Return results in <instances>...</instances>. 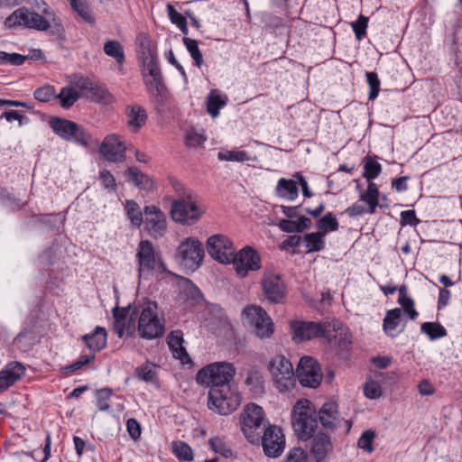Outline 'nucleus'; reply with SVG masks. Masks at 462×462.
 <instances>
[{
  "instance_id": "43",
  "label": "nucleus",
  "mask_w": 462,
  "mask_h": 462,
  "mask_svg": "<svg viewBox=\"0 0 462 462\" xmlns=\"http://www.w3.org/2000/svg\"><path fill=\"white\" fill-rule=\"evenodd\" d=\"M168 16L172 23H174L182 33H189L186 18L179 13L172 5L168 4L166 6Z\"/></svg>"
},
{
  "instance_id": "53",
  "label": "nucleus",
  "mask_w": 462,
  "mask_h": 462,
  "mask_svg": "<svg viewBox=\"0 0 462 462\" xmlns=\"http://www.w3.org/2000/svg\"><path fill=\"white\" fill-rule=\"evenodd\" d=\"M375 431L372 430H365L357 440V446L359 448L372 453L374 451L373 442L375 439Z\"/></svg>"
},
{
  "instance_id": "54",
  "label": "nucleus",
  "mask_w": 462,
  "mask_h": 462,
  "mask_svg": "<svg viewBox=\"0 0 462 462\" xmlns=\"http://www.w3.org/2000/svg\"><path fill=\"white\" fill-rule=\"evenodd\" d=\"M231 260H260V255L255 248L251 245H245L235 254Z\"/></svg>"
},
{
  "instance_id": "15",
  "label": "nucleus",
  "mask_w": 462,
  "mask_h": 462,
  "mask_svg": "<svg viewBox=\"0 0 462 462\" xmlns=\"http://www.w3.org/2000/svg\"><path fill=\"white\" fill-rule=\"evenodd\" d=\"M291 328L293 333V339L298 342L325 337V333L329 332V330H326V322L293 321L291 324Z\"/></svg>"
},
{
  "instance_id": "47",
  "label": "nucleus",
  "mask_w": 462,
  "mask_h": 462,
  "mask_svg": "<svg viewBox=\"0 0 462 462\" xmlns=\"http://www.w3.org/2000/svg\"><path fill=\"white\" fill-rule=\"evenodd\" d=\"M156 270L165 271L164 262H139V275L148 279Z\"/></svg>"
},
{
  "instance_id": "58",
  "label": "nucleus",
  "mask_w": 462,
  "mask_h": 462,
  "mask_svg": "<svg viewBox=\"0 0 462 462\" xmlns=\"http://www.w3.org/2000/svg\"><path fill=\"white\" fill-rule=\"evenodd\" d=\"M206 136L203 133H198L193 129L187 131L185 143L189 147H198L204 143Z\"/></svg>"
},
{
  "instance_id": "4",
  "label": "nucleus",
  "mask_w": 462,
  "mask_h": 462,
  "mask_svg": "<svg viewBox=\"0 0 462 462\" xmlns=\"http://www.w3.org/2000/svg\"><path fill=\"white\" fill-rule=\"evenodd\" d=\"M42 11L46 17L32 12L26 7H20L5 19V24L8 28L25 27L38 31H47L51 27L47 18L51 17L52 14L44 2H42Z\"/></svg>"
},
{
  "instance_id": "44",
  "label": "nucleus",
  "mask_w": 462,
  "mask_h": 462,
  "mask_svg": "<svg viewBox=\"0 0 462 462\" xmlns=\"http://www.w3.org/2000/svg\"><path fill=\"white\" fill-rule=\"evenodd\" d=\"M173 454L182 461L189 462L193 459V452L191 448L184 441L178 440L172 442Z\"/></svg>"
},
{
  "instance_id": "37",
  "label": "nucleus",
  "mask_w": 462,
  "mask_h": 462,
  "mask_svg": "<svg viewBox=\"0 0 462 462\" xmlns=\"http://www.w3.org/2000/svg\"><path fill=\"white\" fill-rule=\"evenodd\" d=\"M80 93L71 87H64L56 96L63 108H69L80 97Z\"/></svg>"
},
{
  "instance_id": "26",
  "label": "nucleus",
  "mask_w": 462,
  "mask_h": 462,
  "mask_svg": "<svg viewBox=\"0 0 462 462\" xmlns=\"http://www.w3.org/2000/svg\"><path fill=\"white\" fill-rule=\"evenodd\" d=\"M402 321V309L395 308L390 310L386 312V315L383 319V328L384 332L393 337L398 335L399 332L396 331Z\"/></svg>"
},
{
  "instance_id": "59",
  "label": "nucleus",
  "mask_w": 462,
  "mask_h": 462,
  "mask_svg": "<svg viewBox=\"0 0 462 462\" xmlns=\"http://www.w3.org/2000/svg\"><path fill=\"white\" fill-rule=\"evenodd\" d=\"M112 395V391L109 388H103L97 391V407L99 411H107L109 409V404L107 402L108 399Z\"/></svg>"
},
{
  "instance_id": "30",
  "label": "nucleus",
  "mask_w": 462,
  "mask_h": 462,
  "mask_svg": "<svg viewBox=\"0 0 462 462\" xmlns=\"http://www.w3.org/2000/svg\"><path fill=\"white\" fill-rule=\"evenodd\" d=\"M176 277L180 278L181 282L180 284V294H182L187 300H189L191 304H196L202 300L201 291L190 280L178 275H176Z\"/></svg>"
},
{
  "instance_id": "55",
  "label": "nucleus",
  "mask_w": 462,
  "mask_h": 462,
  "mask_svg": "<svg viewBox=\"0 0 462 462\" xmlns=\"http://www.w3.org/2000/svg\"><path fill=\"white\" fill-rule=\"evenodd\" d=\"M27 59V56H23L19 53H8L5 51H0V65L11 64L14 66H20L23 64Z\"/></svg>"
},
{
  "instance_id": "13",
  "label": "nucleus",
  "mask_w": 462,
  "mask_h": 462,
  "mask_svg": "<svg viewBox=\"0 0 462 462\" xmlns=\"http://www.w3.org/2000/svg\"><path fill=\"white\" fill-rule=\"evenodd\" d=\"M143 224L148 235L158 239L167 232V218L161 208L155 205L145 206L143 208Z\"/></svg>"
},
{
  "instance_id": "29",
  "label": "nucleus",
  "mask_w": 462,
  "mask_h": 462,
  "mask_svg": "<svg viewBox=\"0 0 462 462\" xmlns=\"http://www.w3.org/2000/svg\"><path fill=\"white\" fill-rule=\"evenodd\" d=\"M70 82L82 91H89L94 95L100 94V98H103L106 96H109L106 89L94 86L93 82L88 78L83 77L81 75H71Z\"/></svg>"
},
{
  "instance_id": "8",
  "label": "nucleus",
  "mask_w": 462,
  "mask_h": 462,
  "mask_svg": "<svg viewBox=\"0 0 462 462\" xmlns=\"http://www.w3.org/2000/svg\"><path fill=\"white\" fill-rule=\"evenodd\" d=\"M156 310L157 304L155 302H148L143 308L138 321V331L141 337L154 339L164 334V324L158 318Z\"/></svg>"
},
{
  "instance_id": "41",
  "label": "nucleus",
  "mask_w": 462,
  "mask_h": 462,
  "mask_svg": "<svg viewBox=\"0 0 462 462\" xmlns=\"http://www.w3.org/2000/svg\"><path fill=\"white\" fill-rule=\"evenodd\" d=\"M420 330L422 333L428 335L430 340L444 337L448 334L442 325L434 322H424L420 327Z\"/></svg>"
},
{
  "instance_id": "21",
  "label": "nucleus",
  "mask_w": 462,
  "mask_h": 462,
  "mask_svg": "<svg viewBox=\"0 0 462 462\" xmlns=\"http://www.w3.org/2000/svg\"><path fill=\"white\" fill-rule=\"evenodd\" d=\"M263 288L267 299L273 303H280L284 298V286L277 274H265Z\"/></svg>"
},
{
  "instance_id": "3",
  "label": "nucleus",
  "mask_w": 462,
  "mask_h": 462,
  "mask_svg": "<svg viewBox=\"0 0 462 462\" xmlns=\"http://www.w3.org/2000/svg\"><path fill=\"white\" fill-rule=\"evenodd\" d=\"M236 374V368L228 362H216L199 370L196 382L210 388H228Z\"/></svg>"
},
{
  "instance_id": "52",
  "label": "nucleus",
  "mask_w": 462,
  "mask_h": 462,
  "mask_svg": "<svg viewBox=\"0 0 462 462\" xmlns=\"http://www.w3.org/2000/svg\"><path fill=\"white\" fill-rule=\"evenodd\" d=\"M138 260H155V251L152 242L143 240L139 243L137 254Z\"/></svg>"
},
{
  "instance_id": "25",
  "label": "nucleus",
  "mask_w": 462,
  "mask_h": 462,
  "mask_svg": "<svg viewBox=\"0 0 462 462\" xmlns=\"http://www.w3.org/2000/svg\"><path fill=\"white\" fill-rule=\"evenodd\" d=\"M319 420L321 425L327 429H333L337 426L338 411L336 402H325L319 411Z\"/></svg>"
},
{
  "instance_id": "40",
  "label": "nucleus",
  "mask_w": 462,
  "mask_h": 462,
  "mask_svg": "<svg viewBox=\"0 0 462 462\" xmlns=\"http://www.w3.org/2000/svg\"><path fill=\"white\" fill-rule=\"evenodd\" d=\"M339 224L337 217L332 213H327L317 223L318 232L321 233L324 236L329 231H336L338 229Z\"/></svg>"
},
{
  "instance_id": "2",
  "label": "nucleus",
  "mask_w": 462,
  "mask_h": 462,
  "mask_svg": "<svg viewBox=\"0 0 462 462\" xmlns=\"http://www.w3.org/2000/svg\"><path fill=\"white\" fill-rule=\"evenodd\" d=\"M263 408L254 402L245 406L240 414L241 430L248 442L259 445L260 434L268 426Z\"/></svg>"
},
{
  "instance_id": "17",
  "label": "nucleus",
  "mask_w": 462,
  "mask_h": 462,
  "mask_svg": "<svg viewBox=\"0 0 462 462\" xmlns=\"http://www.w3.org/2000/svg\"><path fill=\"white\" fill-rule=\"evenodd\" d=\"M176 257L180 260H204L205 248L195 236L181 240L176 250Z\"/></svg>"
},
{
  "instance_id": "35",
  "label": "nucleus",
  "mask_w": 462,
  "mask_h": 462,
  "mask_svg": "<svg viewBox=\"0 0 462 462\" xmlns=\"http://www.w3.org/2000/svg\"><path fill=\"white\" fill-rule=\"evenodd\" d=\"M137 41L139 42V48L137 51L140 62L157 57V51L146 35H139Z\"/></svg>"
},
{
  "instance_id": "19",
  "label": "nucleus",
  "mask_w": 462,
  "mask_h": 462,
  "mask_svg": "<svg viewBox=\"0 0 462 462\" xmlns=\"http://www.w3.org/2000/svg\"><path fill=\"white\" fill-rule=\"evenodd\" d=\"M326 330H329L328 333H325V338L330 343L334 341L340 349L345 350L351 345V335L349 329L343 326V324L334 319L331 322H326Z\"/></svg>"
},
{
  "instance_id": "12",
  "label": "nucleus",
  "mask_w": 462,
  "mask_h": 462,
  "mask_svg": "<svg viewBox=\"0 0 462 462\" xmlns=\"http://www.w3.org/2000/svg\"><path fill=\"white\" fill-rule=\"evenodd\" d=\"M296 380L304 387L316 388L322 381V373L319 363L310 356L300 358L295 373Z\"/></svg>"
},
{
  "instance_id": "9",
  "label": "nucleus",
  "mask_w": 462,
  "mask_h": 462,
  "mask_svg": "<svg viewBox=\"0 0 462 462\" xmlns=\"http://www.w3.org/2000/svg\"><path fill=\"white\" fill-rule=\"evenodd\" d=\"M269 370L279 392H286L295 386L292 364L284 356H274L270 362Z\"/></svg>"
},
{
  "instance_id": "48",
  "label": "nucleus",
  "mask_w": 462,
  "mask_h": 462,
  "mask_svg": "<svg viewBox=\"0 0 462 462\" xmlns=\"http://www.w3.org/2000/svg\"><path fill=\"white\" fill-rule=\"evenodd\" d=\"M382 171L381 164L371 158H366L364 164L363 176L369 181L375 179Z\"/></svg>"
},
{
  "instance_id": "5",
  "label": "nucleus",
  "mask_w": 462,
  "mask_h": 462,
  "mask_svg": "<svg viewBox=\"0 0 462 462\" xmlns=\"http://www.w3.org/2000/svg\"><path fill=\"white\" fill-rule=\"evenodd\" d=\"M203 213L204 209L198 204L191 194L173 200L171 209L172 220L187 226L197 223L201 218Z\"/></svg>"
},
{
  "instance_id": "33",
  "label": "nucleus",
  "mask_w": 462,
  "mask_h": 462,
  "mask_svg": "<svg viewBox=\"0 0 462 462\" xmlns=\"http://www.w3.org/2000/svg\"><path fill=\"white\" fill-rule=\"evenodd\" d=\"M217 158L223 162H245L252 161V156L245 151L239 149L223 150L218 152Z\"/></svg>"
},
{
  "instance_id": "49",
  "label": "nucleus",
  "mask_w": 462,
  "mask_h": 462,
  "mask_svg": "<svg viewBox=\"0 0 462 462\" xmlns=\"http://www.w3.org/2000/svg\"><path fill=\"white\" fill-rule=\"evenodd\" d=\"M16 346L22 351H29L34 344V336L32 331L24 329L21 331L14 339Z\"/></svg>"
},
{
  "instance_id": "20",
  "label": "nucleus",
  "mask_w": 462,
  "mask_h": 462,
  "mask_svg": "<svg viewBox=\"0 0 462 462\" xmlns=\"http://www.w3.org/2000/svg\"><path fill=\"white\" fill-rule=\"evenodd\" d=\"M25 373L22 363L10 362L0 371V393L14 385Z\"/></svg>"
},
{
  "instance_id": "22",
  "label": "nucleus",
  "mask_w": 462,
  "mask_h": 462,
  "mask_svg": "<svg viewBox=\"0 0 462 462\" xmlns=\"http://www.w3.org/2000/svg\"><path fill=\"white\" fill-rule=\"evenodd\" d=\"M82 340L92 352H98L106 346V330L103 327L97 326L94 331L82 336Z\"/></svg>"
},
{
  "instance_id": "6",
  "label": "nucleus",
  "mask_w": 462,
  "mask_h": 462,
  "mask_svg": "<svg viewBox=\"0 0 462 462\" xmlns=\"http://www.w3.org/2000/svg\"><path fill=\"white\" fill-rule=\"evenodd\" d=\"M49 125L59 137L67 142L83 146H88L91 143V135L73 121L53 116L49 120Z\"/></svg>"
},
{
  "instance_id": "7",
  "label": "nucleus",
  "mask_w": 462,
  "mask_h": 462,
  "mask_svg": "<svg viewBox=\"0 0 462 462\" xmlns=\"http://www.w3.org/2000/svg\"><path fill=\"white\" fill-rule=\"evenodd\" d=\"M241 402L240 394L228 388H210L208 406L220 415H228L235 411Z\"/></svg>"
},
{
  "instance_id": "34",
  "label": "nucleus",
  "mask_w": 462,
  "mask_h": 462,
  "mask_svg": "<svg viewBox=\"0 0 462 462\" xmlns=\"http://www.w3.org/2000/svg\"><path fill=\"white\" fill-rule=\"evenodd\" d=\"M127 175L139 189L150 190L152 188V181L148 175L143 173L136 167H130L127 170Z\"/></svg>"
},
{
  "instance_id": "27",
  "label": "nucleus",
  "mask_w": 462,
  "mask_h": 462,
  "mask_svg": "<svg viewBox=\"0 0 462 462\" xmlns=\"http://www.w3.org/2000/svg\"><path fill=\"white\" fill-rule=\"evenodd\" d=\"M157 368L154 364L147 361L134 369V376L139 381L155 384L158 381Z\"/></svg>"
},
{
  "instance_id": "10",
  "label": "nucleus",
  "mask_w": 462,
  "mask_h": 462,
  "mask_svg": "<svg viewBox=\"0 0 462 462\" xmlns=\"http://www.w3.org/2000/svg\"><path fill=\"white\" fill-rule=\"evenodd\" d=\"M243 314L254 328L255 336L261 339L269 338L273 334V323L267 312L257 306L246 307Z\"/></svg>"
},
{
  "instance_id": "62",
  "label": "nucleus",
  "mask_w": 462,
  "mask_h": 462,
  "mask_svg": "<svg viewBox=\"0 0 462 462\" xmlns=\"http://www.w3.org/2000/svg\"><path fill=\"white\" fill-rule=\"evenodd\" d=\"M245 383L255 392H262L263 389V381L257 372H249L245 379Z\"/></svg>"
},
{
  "instance_id": "31",
  "label": "nucleus",
  "mask_w": 462,
  "mask_h": 462,
  "mask_svg": "<svg viewBox=\"0 0 462 462\" xmlns=\"http://www.w3.org/2000/svg\"><path fill=\"white\" fill-rule=\"evenodd\" d=\"M379 189L374 182H368L367 189L359 196L360 200L368 205L367 213L374 214L378 207Z\"/></svg>"
},
{
  "instance_id": "46",
  "label": "nucleus",
  "mask_w": 462,
  "mask_h": 462,
  "mask_svg": "<svg viewBox=\"0 0 462 462\" xmlns=\"http://www.w3.org/2000/svg\"><path fill=\"white\" fill-rule=\"evenodd\" d=\"M208 444L215 453H218L224 457H231L233 456L230 446L219 437L211 438L208 440Z\"/></svg>"
},
{
  "instance_id": "23",
  "label": "nucleus",
  "mask_w": 462,
  "mask_h": 462,
  "mask_svg": "<svg viewBox=\"0 0 462 462\" xmlns=\"http://www.w3.org/2000/svg\"><path fill=\"white\" fill-rule=\"evenodd\" d=\"M127 126L131 131L138 132L146 123L147 114L145 109L139 106L134 105L126 109Z\"/></svg>"
},
{
  "instance_id": "60",
  "label": "nucleus",
  "mask_w": 462,
  "mask_h": 462,
  "mask_svg": "<svg viewBox=\"0 0 462 462\" xmlns=\"http://www.w3.org/2000/svg\"><path fill=\"white\" fill-rule=\"evenodd\" d=\"M95 356L92 355H82L80 356L75 362L72 364L66 365L63 367L64 372L73 373L79 369H81L84 365L89 364L92 360H94Z\"/></svg>"
},
{
  "instance_id": "11",
  "label": "nucleus",
  "mask_w": 462,
  "mask_h": 462,
  "mask_svg": "<svg viewBox=\"0 0 462 462\" xmlns=\"http://www.w3.org/2000/svg\"><path fill=\"white\" fill-rule=\"evenodd\" d=\"M260 444L267 457H278L281 456L285 448V437L282 429L268 423V426L260 434Z\"/></svg>"
},
{
  "instance_id": "42",
  "label": "nucleus",
  "mask_w": 462,
  "mask_h": 462,
  "mask_svg": "<svg viewBox=\"0 0 462 462\" xmlns=\"http://www.w3.org/2000/svg\"><path fill=\"white\" fill-rule=\"evenodd\" d=\"M104 51L107 56L114 58L117 63H124L125 53L122 45L118 42L107 41L104 45Z\"/></svg>"
},
{
  "instance_id": "51",
  "label": "nucleus",
  "mask_w": 462,
  "mask_h": 462,
  "mask_svg": "<svg viewBox=\"0 0 462 462\" xmlns=\"http://www.w3.org/2000/svg\"><path fill=\"white\" fill-rule=\"evenodd\" d=\"M72 8L88 23H93L94 18L86 0H69Z\"/></svg>"
},
{
  "instance_id": "45",
  "label": "nucleus",
  "mask_w": 462,
  "mask_h": 462,
  "mask_svg": "<svg viewBox=\"0 0 462 462\" xmlns=\"http://www.w3.org/2000/svg\"><path fill=\"white\" fill-rule=\"evenodd\" d=\"M222 263H233L234 269L240 278L245 277L250 271H257L261 262H221Z\"/></svg>"
},
{
  "instance_id": "39",
  "label": "nucleus",
  "mask_w": 462,
  "mask_h": 462,
  "mask_svg": "<svg viewBox=\"0 0 462 462\" xmlns=\"http://www.w3.org/2000/svg\"><path fill=\"white\" fill-rule=\"evenodd\" d=\"M144 85L148 93L156 97L157 100H162L164 92V83L162 81V76L156 78H149L143 79Z\"/></svg>"
},
{
  "instance_id": "56",
  "label": "nucleus",
  "mask_w": 462,
  "mask_h": 462,
  "mask_svg": "<svg viewBox=\"0 0 462 462\" xmlns=\"http://www.w3.org/2000/svg\"><path fill=\"white\" fill-rule=\"evenodd\" d=\"M368 21V17L360 14L357 20L351 23V27L357 40H361L365 36Z\"/></svg>"
},
{
  "instance_id": "63",
  "label": "nucleus",
  "mask_w": 462,
  "mask_h": 462,
  "mask_svg": "<svg viewBox=\"0 0 462 462\" xmlns=\"http://www.w3.org/2000/svg\"><path fill=\"white\" fill-rule=\"evenodd\" d=\"M364 393L371 400L377 399L382 394L381 386L374 381L367 382L364 387Z\"/></svg>"
},
{
  "instance_id": "32",
  "label": "nucleus",
  "mask_w": 462,
  "mask_h": 462,
  "mask_svg": "<svg viewBox=\"0 0 462 462\" xmlns=\"http://www.w3.org/2000/svg\"><path fill=\"white\" fill-rule=\"evenodd\" d=\"M226 97L218 94L216 90H212L207 98V111L213 117L216 118L219 115L221 107L226 104Z\"/></svg>"
},
{
  "instance_id": "1",
  "label": "nucleus",
  "mask_w": 462,
  "mask_h": 462,
  "mask_svg": "<svg viewBox=\"0 0 462 462\" xmlns=\"http://www.w3.org/2000/svg\"><path fill=\"white\" fill-rule=\"evenodd\" d=\"M291 423L299 439H310L318 427L314 404L308 399H300L293 406Z\"/></svg>"
},
{
  "instance_id": "61",
  "label": "nucleus",
  "mask_w": 462,
  "mask_h": 462,
  "mask_svg": "<svg viewBox=\"0 0 462 462\" xmlns=\"http://www.w3.org/2000/svg\"><path fill=\"white\" fill-rule=\"evenodd\" d=\"M34 98L41 102H49L56 97L54 88L51 86H43L34 91Z\"/></svg>"
},
{
  "instance_id": "64",
  "label": "nucleus",
  "mask_w": 462,
  "mask_h": 462,
  "mask_svg": "<svg viewBox=\"0 0 462 462\" xmlns=\"http://www.w3.org/2000/svg\"><path fill=\"white\" fill-rule=\"evenodd\" d=\"M183 333L180 330H173L167 337V343L170 349H175L183 345Z\"/></svg>"
},
{
  "instance_id": "36",
  "label": "nucleus",
  "mask_w": 462,
  "mask_h": 462,
  "mask_svg": "<svg viewBox=\"0 0 462 462\" xmlns=\"http://www.w3.org/2000/svg\"><path fill=\"white\" fill-rule=\"evenodd\" d=\"M398 303L403 309V311L410 317L411 319H415L418 317V312L414 309L413 300L407 295V289L405 286L399 288Z\"/></svg>"
},
{
  "instance_id": "14",
  "label": "nucleus",
  "mask_w": 462,
  "mask_h": 462,
  "mask_svg": "<svg viewBox=\"0 0 462 462\" xmlns=\"http://www.w3.org/2000/svg\"><path fill=\"white\" fill-rule=\"evenodd\" d=\"M206 248L213 260H231L235 254L233 241L226 235L215 234L208 237Z\"/></svg>"
},
{
  "instance_id": "18",
  "label": "nucleus",
  "mask_w": 462,
  "mask_h": 462,
  "mask_svg": "<svg viewBox=\"0 0 462 462\" xmlns=\"http://www.w3.org/2000/svg\"><path fill=\"white\" fill-rule=\"evenodd\" d=\"M310 439V454L315 462H327L328 456L333 452L331 437L319 431Z\"/></svg>"
},
{
  "instance_id": "50",
  "label": "nucleus",
  "mask_w": 462,
  "mask_h": 462,
  "mask_svg": "<svg viewBox=\"0 0 462 462\" xmlns=\"http://www.w3.org/2000/svg\"><path fill=\"white\" fill-rule=\"evenodd\" d=\"M183 42L191 58L194 60L196 65L200 67L203 64L204 60L199 48L198 42L196 40L185 37L183 39Z\"/></svg>"
},
{
  "instance_id": "16",
  "label": "nucleus",
  "mask_w": 462,
  "mask_h": 462,
  "mask_svg": "<svg viewBox=\"0 0 462 462\" xmlns=\"http://www.w3.org/2000/svg\"><path fill=\"white\" fill-rule=\"evenodd\" d=\"M125 145L121 141L119 135L116 134L106 135L99 147V152L102 156L111 162L125 161Z\"/></svg>"
},
{
  "instance_id": "57",
  "label": "nucleus",
  "mask_w": 462,
  "mask_h": 462,
  "mask_svg": "<svg viewBox=\"0 0 462 462\" xmlns=\"http://www.w3.org/2000/svg\"><path fill=\"white\" fill-rule=\"evenodd\" d=\"M365 76L370 88L369 99L374 100L377 97L380 91V80L377 74L374 71L366 72Z\"/></svg>"
},
{
  "instance_id": "38",
  "label": "nucleus",
  "mask_w": 462,
  "mask_h": 462,
  "mask_svg": "<svg viewBox=\"0 0 462 462\" xmlns=\"http://www.w3.org/2000/svg\"><path fill=\"white\" fill-rule=\"evenodd\" d=\"M303 242L308 253L321 251L325 246L324 236L319 232L305 235Z\"/></svg>"
},
{
  "instance_id": "28",
  "label": "nucleus",
  "mask_w": 462,
  "mask_h": 462,
  "mask_svg": "<svg viewBox=\"0 0 462 462\" xmlns=\"http://www.w3.org/2000/svg\"><path fill=\"white\" fill-rule=\"evenodd\" d=\"M123 206L131 225L135 227H140L143 222L144 214L139 204L134 200L126 199L123 202Z\"/></svg>"
},
{
  "instance_id": "24",
  "label": "nucleus",
  "mask_w": 462,
  "mask_h": 462,
  "mask_svg": "<svg viewBox=\"0 0 462 462\" xmlns=\"http://www.w3.org/2000/svg\"><path fill=\"white\" fill-rule=\"evenodd\" d=\"M275 194L284 200L293 201L299 195L298 183L291 179L281 178L275 187Z\"/></svg>"
}]
</instances>
